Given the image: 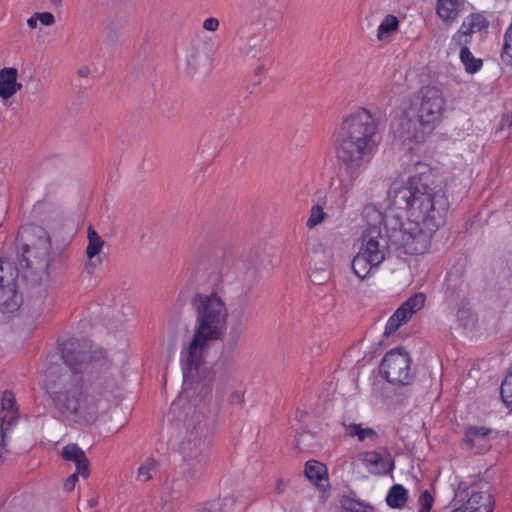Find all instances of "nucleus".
Returning <instances> with one entry per match:
<instances>
[{"label":"nucleus","mask_w":512,"mask_h":512,"mask_svg":"<svg viewBox=\"0 0 512 512\" xmlns=\"http://www.w3.org/2000/svg\"><path fill=\"white\" fill-rule=\"evenodd\" d=\"M87 239L86 255L89 262L86 264L85 269L87 272L92 273L96 264L102 262L98 255L102 251L105 242L92 226H89L87 229Z\"/></svg>","instance_id":"14"},{"label":"nucleus","mask_w":512,"mask_h":512,"mask_svg":"<svg viewBox=\"0 0 512 512\" xmlns=\"http://www.w3.org/2000/svg\"><path fill=\"white\" fill-rule=\"evenodd\" d=\"M96 503H97V501H96L95 499H91V500H89V505H90L91 507L95 506V505H96Z\"/></svg>","instance_id":"43"},{"label":"nucleus","mask_w":512,"mask_h":512,"mask_svg":"<svg viewBox=\"0 0 512 512\" xmlns=\"http://www.w3.org/2000/svg\"><path fill=\"white\" fill-rule=\"evenodd\" d=\"M18 407L16 404V398L12 391L5 390L2 394L1 399V411L0 412H16Z\"/></svg>","instance_id":"31"},{"label":"nucleus","mask_w":512,"mask_h":512,"mask_svg":"<svg viewBox=\"0 0 512 512\" xmlns=\"http://www.w3.org/2000/svg\"><path fill=\"white\" fill-rule=\"evenodd\" d=\"M457 509H465V512H493L492 496L487 492H472L467 502Z\"/></svg>","instance_id":"18"},{"label":"nucleus","mask_w":512,"mask_h":512,"mask_svg":"<svg viewBox=\"0 0 512 512\" xmlns=\"http://www.w3.org/2000/svg\"><path fill=\"white\" fill-rule=\"evenodd\" d=\"M378 267L379 266L375 262L364 256L363 253H360L359 251L352 260L353 272L360 279H365Z\"/></svg>","instance_id":"23"},{"label":"nucleus","mask_w":512,"mask_h":512,"mask_svg":"<svg viewBox=\"0 0 512 512\" xmlns=\"http://www.w3.org/2000/svg\"><path fill=\"white\" fill-rule=\"evenodd\" d=\"M90 73V70L88 67H83L78 70V74L81 77H87Z\"/></svg>","instance_id":"41"},{"label":"nucleus","mask_w":512,"mask_h":512,"mask_svg":"<svg viewBox=\"0 0 512 512\" xmlns=\"http://www.w3.org/2000/svg\"><path fill=\"white\" fill-rule=\"evenodd\" d=\"M196 512H222L220 500H212L205 502L198 507Z\"/></svg>","instance_id":"34"},{"label":"nucleus","mask_w":512,"mask_h":512,"mask_svg":"<svg viewBox=\"0 0 512 512\" xmlns=\"http://www.w3.org/2000/svg\"><path fill=\"white\" fill-rule=\"evenodd\" d=\"M425 301L426 296L423 293L411 295L389 317L385 325L384 333L390 335L397 331L399 327L407 323L416 312L424 307Z\"/></svg>","instance_id":"10"},{"label":"nucleus","mask_w":512,"mask_h":512,"mask_svg":"<svg viewBox=\"0 0 512 512\" xmlns=\"http://www.w3.org/2000/svg\"><path fill=\"white\" fill-rule=\"evenodd\" d=\"M36 17L44 26H51L55 23V17L51 12L36 13Z\"/></svg>","instance_id":"37"},{"label":"nucleus","mask_w":512,"mask_h":512,"mask_svg":"<svg viewBox=\"0 0 512 512\" xmlns=\"http://www.w3.org/2000/svg\"><path fill=\"white\" fill-rule=\"evenodd\" d=\"M158 464L153 458H147L138 468L137 480L141 482L149 481L157 472Z\"/></svg>","instance_id":"28"},{"label":"nucleus","mask_w":512,"mask_h":512,"mask_svg":"<svg viewBox=\"0 0 512 512\" xmlns=\"http://www.w3.org/2000/svg\"><path fill=\"white\" fill-rule=\"evenodd\" d=\"M220 25L219 20L216 17H208L202 23V28L208 32H215L218 30Z\"/></svg>","instance_id":"35"},{"label":"nucleus","mask_w":512,"mask_h":512,"mask_svg":"<svg viewBox=\"0 0 512 512\" xmlns=\"http://www.w3.org/2000/svg\"><path fill=\"white\" fill-rule=\"evenodd\" d=\"M344 430L347 436L357 438L360 442H376L378 439V433L373 428L363 427L360 423L344 424Z\"/></svg>","instance_id":"22"},{"label":"nucleus","mask_w":512,"mask_h":512,"mask_svg":"<svg viewBox=\"0 0 512 512\" xmlns=\"http://www.w3.org/2000/svg\"><path fill=\"white\" fill-rule=\"evenodd\" d=\"M304 474L310 482L318 487H324L328 481L326 466L316 460L306 462Z\"/></svg>","instance_id":"21"},{"label":"nucleus","mask_w":512,"mask_h":512,"mask_svg":"<svg viewBox=\"0 0 512 512\" xmlns=\"http://www.w3.org/2000/svg\"><path fill=\"white\" fill-rule=\"evenodd\" d=\"M491 430L484 426H470L465 430L464 443L470 448L481 453L488 447V436Z\"/></svg>","instance_id":"15"},{"label":"nucleus","mask_w":512,"mask_h":512,"mask_svg":"<svg viewBox=\"0 0 512 512\" xmlns=\"http://www.w3.org/2000/svg\"><path fill=\"white\" fill-rule=\"evenodd\" d=\"M359 460L371 473L385 474L393 470L391 455L386 451H366L359 454Z\"/></svg>","instance_id":"12"},{"label":"nucleus","mask_w":512,"mask_h":512,"mask_svg":"<svg viewBox=\"0 0 512 512\" xmlns=\"http://www.w3.org/2000/svg\"><path fill=\"white\" fill-rule=\"evenodd\" d=\"M79 343L69 340L62 349V358L68 370L55 379L53 368L47 375L46 391L58 418L70 419L80 426H91L108 408V402L116 388V381L109 375L97 377L86 384L83 374L88 368H96V361L86 351H76Z\"/></svg>","instance_id":"2"},{"label":"nucleus","mask_w":512,"mask_h":512,"mask_svg":"<svg viewBox=\"0 0 512 512\" xmlns=\"http://www.w3.org/2000/svg\"><path fill=\"white\" fill-rule=\"evenodd\" d=\"M340 507L341 512H374L371 505L350 496H343L341 498Z\"/></svg>","instance_id":"26"},{"label":"nucleus","mask_w":512,"mask_h":512,"mask_svg":"<svg viewBox=\"0 0 512 512\" xmlns=\"http://www.w3.org/2000/svg\"><path fill=\"white\" fill-rule=\"evenodd\" d=\"M434 499L428 490L423 491L418 499L419 512H430Z\"/></svg>","instance_id":"33"},{"label":"nucleus","mask_w":512,"mask_h":512,"mask_svg":"<svg viewBox=\"0 0 512 512\" xmlns=\"http://www.w3.org/2000/svg\"><path fill=\"white\" fill-rule=\"evenodd\" d=\"M259 41L260 39L256 36L250 37L240 48V52L245 56L256 57L259 52Z\"/></svg>","instance_id":"32"},{"label":"nucleus","mask_w":512,"mask_h":512,"mask_svg":"<svg viewBox=\"0 0 512 512\" xmlns=\"http://www.w3.org/2000/svg\"><path fill=\"white\" fill-rule=\"evenodd\" d=\"M79 476H81V473L79 472L78 469H76V471L71 474L65 481H64V484H63V488L65 491H72L78 481V478Z\"/></svg>","instance_id":"36"},{"label":"nucleus","mask_w":512,"mask_h":512,"mask_svg":"<svg viewBox=\"0 0 512 512\" xmlns=\"http://www.w3.org/2000/svg\"><path fill=\"white\" fill-rule=\"evenodd\" d=\"M417 169L405 183L394 182L388 191L391 205L406 211V221L393 210L382 213L373 205L363 210L367 227L359 252L378 266L388 245L404 254L426 253L433 235L445 224L449 202L437 175L426 164L418 163Z\"/></svg>","instance_id":"1"},{"label":"nucleus","mask_w":512,"mask_h":512,"mask_svg":"<svg viewBox=\"0 0 512 512\" xmlns=\"http://www.w3.org/2000/svg\"><path fill=\"white\" fill-rule=\"evenodd\" d=\"M464 0H437L436 13L445 22H454L463 9Z\"/></svg>","instance_id":"20"},{"label":"nucleus","mask_w":512,"mask_h":512,"mask_svg":"<svg viewBox=\"0 0 512 512\" xmlns=\"http://www.w3.org/2000/svg\"><path fill=\"white\" fill-rule=\"evenodd\" d=\"M451 512H465V509H454L453 511Z\"/></svg>","instance_id":"45"},{"label":"nucleus","mask_w":512,"mask_h":512,"mask_svg":"<svg viewBox=\"0 0 512 512\" xmlns=\"http://www.w3.org/2000/svg\"><path fill=\"white\" fill-rule=\"evenodd\" d=\"M377 134L378 122L364 107L343 114L336 126L335 156L351 184L357 182L370 165L378 147Z\"/></svg>","instance_id":"4"},{"label":"nucleus","mask_w":512,"mask_h":512,"mask_svg":"<svg viewBox=\"0 0 512 512\" xmlns=\"http://www.w3.org/2000/svg\"><path fill=\"white\" fill-rule=\"evenodd\" d=\"M235 369V356L233 352L223 350L212 367L213 377L219 380L228 379Z\"/></svg>","instance_id":"17"},{"label":"nucleus","mask_w":512,"mask_h":512,"mask_svg":"<svg viewBox=\"0 0 512 512\" xmlns=\"http://www.w3.org/2000/svg\"><path fill=\"white\" fill-rule=\"evenodd\" d=\"M1 429L4 433L10 432L18 423L19 412H0Z\"/></svg>","instance_id":"30"},{"label":"nucleus","mask_w":512,"mask_h":512,"mask_svg":"<svg viewBox=\"0 0 512 512\" xmlns=\"http://www.w3.org/2000/svg\"><path fill=\"white\" fill-rule=\"evenodd\" d=\"M407 501V490L400 484L393 485L386 497L387 504L392 508H401Z\"/></svg>","instance_id":"25"},{"label":"nucleus","mask_w":512,"mask_h":512,"mask_svg":"<svg viewBox=\"0 0 512 512\" xmlns=\"http://www.w3.org/2000/svg\"><path fill=\"white\" fill-rule=\"evenodd\" d=\"M488 22L486 18L478 13L470 14L462 22L460 28L452 36L449 43V50L455 52L458 49L461 50L463 47H469L468 45L472 41L473 34L486 29Z\"/></svg>","instance_id":"11"},{"label":"nucleus","mask_w":512,"mask_h":512,"mask_svg":"<svg viewBox=\"0 0 512 512\" xmlns=\"http://www.w3.org/2000/svg\"><path fill=\"white\" fill-rule=\"evenodd\" d=\"M38 18L36 17V13L33 14L28 20L27 25L30 29H34L37 27Z\"/></svg>","instance_id":"40"},{"label":"nucleus","mask_w":512,"mask_h":512,"mask_svg":"<svg viewBox=\"0 0 512 512\" xmlns=\"http://www.w3.org/2000/svg\"><path fill=\"white\" fill-rule=\"evenodd\" d=\"M348 198L349 190L347 187L342 185L339 187H333L331 185L328 192L325 195L318 197L316 203L312 205L309 217L306 221V226L309 229H313L327 218V213L324 209L328 206L329 200L331 202L329 208L335 207L336 209L342 210L346 206Z\"/></svg>","instance_id":"9"},{"label":"nucleus","mask_w":512,"mask_h":512,"mask_svg":"<svg viewBox=\"0 0 512 512\" xmlns=\"http://www.w3.org/2000/svg\"><path fill=\"white\" fill-rule=\"evenodd\" d=\"M459 56H460L461 62L465 66V70L468 73L473 74V73H476L477 71H479L481 69V67H482V60L478 59V58H475L472 55L469 47H463L460 50Z\"/></svg>","instance_id":"27"},{"label":"nucleus","mask_w":512,"mask_h":512,"mask_svg":"<svg viewBox=\"0 0 512 512\" xmlns=\"http://www.w3.org/2000/svg\"><path fill=\"white\" fill-rule=\"evenodd\" d=\"M62 457L67 461H72L79 470L81 476L86 478L89 476V461L84 451L77 444H68L62 449Z\"/></svg>","instance_id":"16"},{"label":"nucleus","mask_w":512,"mask_h":512,"mask_svg":"<svg viewBox=\"0 0 512 512\" xmlns=\"http://www.w3.org/2000/svg\"><path fill=\"white\" fill-rule=\"evenodd\" d=\"M22 89L18 82V70L15 67H4L0 69V99L7 101Z\"/></svg>","instance_id":"13"},{"label":"nucleus","mask_w":512,"mask_h":512,"mask_svg":"<svg viewBox=\"0 0 512 512\" xmlns=\"http://www.w3.org/2000/svg\"><path fill=\"white\" fill-rule=\"evenodd\" d=\"M40 232L36 243L23 244L21 247L20 266L24 279L31 284L40 283L49 277L51 241L47 232Z\"/></svg>","instance_id":"6"},{"label":"nucleus","mask_w":512,"mask_h":512,"mask_svg":"<svg viewBox=\"0 0 512 512\" xmlns=\"http://www.w3.org/2000/svg\"><path fill=\"white\" fill-rule=\"evenodd\" d=\"M179 451L183 459V469L187 476L194 479L201 475L208 462L205 442L197 435L190 434L182 440Z\"/></svg>","instance_id":"8"},{"label":"nucleus","mask_w":512,"mask_h":512,"mask_svg":"<svg viewBox=\"0 0 512 512\" xmlns=\"http://www.w3.org/2000/svg\"><path fill=\"white\" fill-rule=\"evenodd\" d=\"M471 315L470 310L465 308L464 306L460 307L457 311V318L458 320L463 323H465V320Z\"/></svg>","instance_id":"38"},{"label":"nucleus","mask_w":512,"mask_h":512,"mask_svg":"<svg viewBox=\"0 0 512 512\" xmlns=\"http://www.w3.org/2000/svg\"><path fill=\"white\" fill-rule=\"evenodd\" d=\"M191 308L194 314L193 336L180 354L185 389L198 384L209 351L214 343L223 339L229 319L228 305L218 291L195 293Z\"/></svg>","instance_id":"3"},{"label":"nucleus","mask_w":512,"mask_h":512,"mask_svg":"<svg viewBox=\"0 0 512 512\" xmlns=\"http://www.w3.org/2000/svg\"><path fill=\"white\" fill-rule=\"evenodd\" d=\"M18 305L15 284L0 276V310L13 311Z\"/></svg>","instance_id":"19"},{"label":"nucleus","mask_w":512,"mask_h":512,"mask_svg":"<svg viewBox=\"0 0 512 512\" xmlns=\"http://www.w3.org/2000/svg\"><path fill=\"white\" fill-rule=\"evenodd\" d=\"M411 362L408 352L403 348H395L385 354L380 364V370L388 382L408 385L414 376Z\"/></svg>","instance_id":"7"},{"label":"nucleus","mask_w":512,"mask_h":512,"mask_svg":"<svg viewBox=\"0 0 512 512\" xmlns=\"http://www.w3.org/2000/svg\"><path fill=\"white\" fill-rule=\"evenodd\" d=\"M7 434L8 433H4V431L1 429V445L3 447H5L7 445V440H6Z\"/></svg>","instance_id":"42"},{"label":"nucleus","mask_w":512,"mask_h":512,"mask_svg":"<svg viewBox=\"0 0 512 512\" xmlns=\"http://www.w3.org/2000/svg\"><path fill=\"white\" fill-rule=\"evenodd\" d=\"M399 28V20L395 15L388 14L380 22L377 29V39L383 41L388 39Z\"/></svg>","instance_id":"24"},{"label":"nucleus","mask_w":512,"mask_h":512,"mask_svg":"<svg viewBox=\"0 0 512 512\" xmlns=\"http://www.w3.org/2000/svg\"><path fill=\"white\" fill-rule=\"evenodd\" d=\"M512 126V113H506L503 115L500 121V129L510 128Z\"/></svg>","instance_id":"39"},{"label":"nucleus","mask_w":512,"mask_h":512,"mask_svg":"<svg viewBox=\"0 0 512 512\" xmlns=\"http://www.w3.org/2000/svg\"><path fill=\"white\" fill-rule=\"evenodd\" d=\"M447 101L442 89L436 86L423 87L410 99L395 135L403 142L419 143L443 120Z\"/></svg>","instance_id":"5"},{"label":"nucleus","mask_w":512,"mask_h":512,"mask_svg":"<svg viewBox=\"0 0 512 512\" xmlns=\"http://www.w3.org/2000/svg\"><path fill=\"white\" fill-rule=\"evenodd\" d=\"M51 2H52L54 5H59V4H61L62 0H51Z\"/></svg>","instance_id":"44"},{"label":"nucleus","mask_w":512,"mask_h":512,"mask_svg":"<svg viewBox=\"0 0 512 512\" xmlns=\"http://www.w3.org/2000/svg\"><path fill=\"white\" fill-rule=\"evenodd\" d=\"M500 394L504 404L512 410V371L504 378L501 384Z\"/></svg>","instance_id":"29"}]
</instances>
